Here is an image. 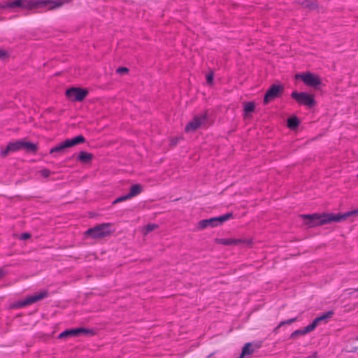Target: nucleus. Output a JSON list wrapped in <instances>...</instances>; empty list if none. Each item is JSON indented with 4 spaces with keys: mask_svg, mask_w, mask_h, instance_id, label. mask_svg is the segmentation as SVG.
Listing matches in <instances>:
<instances>
[{
    "mask_svg": "<svg viewBox=\"0 0 358 358\" xmlns=\"http://www.w3.org/2000/svg\"><path fill=\"white\" fill-rule=\"evenodd\" d=\"M71 0H15L0 3V9L19 8L31 10L37 8L48 7L52 10L69 3Z\"/></svg>",
    "mask_w": 358,
    "mask_h": 358,
    "instance_id": "obj_1",
    "label": "nucleus"
},
{
    "mask_svg": "<svg viewBox=\"0 0 358 358\" xmlns=\"http://www.w3.org/2000/svg\"><path fill=\"white\" fill-rule=\"evenodd\" d=\"M358 214V209L346 212L345 213H314L302 215L301 217L304 220V224L308 227H315L321 226L331 222H340L346 218Z\"/></svg>",
    "mask_w": 358,
    "mask_h": 358,
    "instance_id": "obj_2",
    "label": "nucleus"
},
{
    "mask_svg": "<svg viewBox=\"0 0 358 358\" xmlns=\"http://www.w3.org/2000/svg\"><path fill=\"white\" fill-rule=\"evenodd\" d=\"M111 228V223L97 224L92 228L88 229L85 232V235L94 239L102 238L110 236L113 232V230H112Z\"/></svg>",
    "mask_w": 358,
    "mask_h": 358,
    "instance_id": "obj_3",
    "label": "nucleus"
},
{
    "mask_svg": "<svg viewBox=\"0 0 358 358\" xmlns=\"http://www.w3.org/2000/svg\"><path fill=\"white\" fill-rule=\"evenodd\" d=\"M291 97L299 104L306 106L310 108H313L316 104L314 96L306 92L294 91L291 94Z\"/></svg>",
    "mask_w": 358,
    "mask_h": 358,
    "instance_id": "obj_4",
    "label": "nucleus"
},
{
    "mask_svg": "<svg viewBox=\"0 0 358 358\" xmlns=\"http://www.w3.org/2000/svg\"><path fill=\"white\" fill-rule=\"evenodd\" d=\"M284 92L282 85H272L266 92L264 98V104L266 105L274 99L281 97Z\"/></svg>",
    "mask_w": 358,
    "mask_h": 358,
    "instance_id": "obj_5",
    "label": "nucleus"
},
{
    "mask_svg": "<svg viewBox=\"0 0 358 358\" xmlns=\"http://www.w3.org/2000/svg\"><path fill=\"white\" fill-rule=\"evenodd\" d=\"M207 113L203 112L201 114L195 115L193 119L185 126L186 132L195 131L207 122Z\"/></svg>",
    "mask_w": 358,
    "mask_h": 358,
    "instance_id": "obj_6",
    "label": "nucleus"
},
{
    "mask_svg": "<svg viewBox=\"0 0 358 358\" xmlns=\"http://www.w3.org/2000/svg\"><path fill=\"white\" fill-rule=\"evenodd\" d=\"M88 93V91L85 89L71 87L66 91V96L72 101H82Z\"/></svg>",
    "mask_w": 358,
    "mask_h": 358,
    "instance_id": "obj_7",
    "label": "nucleus"
},
{
    "mask_svg": "<svg viewBox=\"0 0 358 358\" xmlns=\"http://www.w3.org/2000/svg\"><path fill=\"white\" fill-rule=\"evenodd\" d=\"M48 296V292L47 290H43L40 292L39 293L35 294L31 296H29L26 297L24 299L17 301L15 306L16 308H22L26 306L32 304L34 303L37 302Z\"/></svg>",
    "mask_w": 358,
    "mask_h": 358,
    "instance_id": "obj_8",
    "label": "nucleus"
},
{
    "mask_svg": "<svg viewBox=\"0 0 358 358\" xmlns=\"http://www.w3.org/2000/svg\"><path fill=\"white\" fill-rule=\"evenodd\" d=\"M295 77L296 79L301 78V80L307 86H309V87H317V86L320 85L322 83L321 79L318 76L315 75L310 72L301 73V74H296Z\"/></svg>",
    "mask_w": 358,
    "mask_h": 358,
    "instance_id": "obj_9",
    "label": "nucleus"
},
{
    "mask_svg": "<svg viewBox=\"0 0 358 358\" xmlns=\"http://www.w3.org/2000/svg\"><path fill=\"white\" fill-rule=\"evenodd\" d=\"M80 334H90V335H94L95 332L94 330L90 329H85V328H76V329H70L64 331L62 332L58 338H64L69 336H78Z\"/></svg>",
    "mask_w": 358,
    "mask_h": 358,
    "instance_id": "obj_10",
    "label": "nucleus"
},
{
    "mask_svg": "<svg viewBox=\"0 0 358 358\" xmlns=\"http://www.w3.org/2000/svg\"><path fill=\"white\" fill-rule=\"evenodd\" d=\"M215 243L223 245H238L241 244L250 245L251 241L243 238H216Z\"/></svg>",
    "mask_w": 358,
    "mask_h": 358,
    "instance_id": "obj_11",
    "label": "nucleus"
},
{
    "mask_svg": "<svg viewBox=\"0 0 358 358\" xmlns=\"http://www.w3.org/2000/svg\"><path fill=\"white\" fill-rule=\"evenodd\" d=\"M262 346V343H247L242 348V356L251 355L255 351Z\"/></svg>",
    "mask_w": 358,
    "mask_h": 358,
    "instance_id": "obj_12",
    "label": "nucleus"
},
{
    "mask_svg": "<svg viewBox=\"0 0 358 358\" xmlns=\"http://www.w3.org/2000/svg\"><path fill=\"white\" fill-rule=\"evenodd\" d=\"M22 150V141H17L15 142H10L6 148L4 150H1V155L5 157L8 152H15L17 150Z\"/></svg>",
    "mask_w": 358,
    "mask_h": 358,
    "instance_id": "obj_13",
    "label": "nucleus"
},
{
    "mask_svg": "<svg viewBox=\"0 0 358 358\" xmlns=\"http://www.w3.org/2000/svg\"><path fill=\"white\" fill-rule=\"evenodd\" d=\"M334 315V311L332 310H329V311H327L324 313H323L322 315L316 317L312 323L310 324V325L311 326V327L313 329V330L315 329V327L317 326V324L322 322V321H325L327 322V320L329 318H331L332 317V315Z\"/></svg>",
    "mask_w": 358,
    "mask_h": 358,
    "instance_id": "obj_14",
    "label": "nucleus"
},
{
    "mask_svg": "<svg viewBox=\"0 0 358 358\" xmlns=\"http://www.w3.org/2000/svg\"><path fill=\"white\" fill-rule=\"evenodd\" d=\"M64 141L69 148L85 143L86 139L83 135H78L73 138L66 139Z\"/></svg>",
    "mask_w": 358,
    "mask_h": 358,
    "instance_id": "obj_15",
    "label": "nucleus"
},
{
    "mask_svg": "<svg viewBox=\"0 0 358 358\" xmlns=\"http://www.w3.org/2000/svg\"><path fill=\"white\" fill-rule=\"evenodd\" d=\"M93 158L94 155L92 153L85 151H80L77 157V160L83 164H88L91 162Z\"/></svg>",
    "mask_w": 358,
    "mask_h": 358,
    "instance_id": "obj_16",
    "label": "nucleus"
},
{
    "mask_svg": "<svg viewBox=\"0 0 358 358\" xmlns=\"http://www.w3.org/2000/svg\"><path fill=\"white\" fill-rule=\"evenodd\" d=\"M313 331V329L311 327V326L310 324H308V326H306V327H304L303 329H297L294 331H293L291 334H290V336H289V338L291 339H295L296 338H297L298 336H304L306 335V334L310 332Z\"/></svg>",
    "mask_w": 358,
    "mask_h": 358,
    "instance_id": "obj_17",
    "label": "nucleus"
},
{
    "mask_svg": "<svg viewBox=\"0 0 358 358\" xmlns=\"http://www.w3.org/2000/svg\"><path fill=\"white\" fill-rule=\"evenodd\" d=\"M208 227H217L216 220L215 217L202 220L199 221L198 223V228L199 229H203Z\"/></svg>",
    "mask_w": 358,
    "mask_h": 358,
    "instance_id": "obj_18",
    "label": "nucleus"
},
{
    "mask_svg": "<svg viewBox=\"0 0 358 358\" xmlns=\"http://www.w3.org/2000/svg\"><path fill=\"white\" fill-rule=\"evenodd\" d=\"M68 148L65 141H62L59 144L57 145L56 146L52 148L50 150V154L53 153H60L64 154L66 152V150Z\"/></svg>",
    "mask_w": 358,
    "mask_h": 358,
    "instance_id": "obj_19",
    "label": "nucleus"
},
{
    "mask_svg": "<svg viewBox=\"0 0 358 358\" xmlns=\"http://www.w3.org/2000/svg\"><path fill=\"white\" fill-rule=\"evenodd\" d=\"M22 149H24L29 152L35 153L38 150V147L35 143L31 142H24L22 141Z\"/></svg>",
    "mask_w": 358,
    "mask_h": 358,
    "instance_id": "obj_20",
    "label": "nucleus"
},
{
    "mask_svg": "<svg viewBox=\"0 0 358 358\" xmlns=\"http://www.w3.org/2000/svg\"><path fill=\"white\" fill-rule=\"evenodd\" d=\"M142 191H143V187H142L141 185L135 184L131 187L130 191L128 193V194H129V196H130V198H132V197L141 194L142 192Z\"/></svg>",
    "mask_w": 358,
    "mask_h": 358,
    "instance_id": "obj_21",
    "label": "nucleus"
},
{
    "mask_svg": "<svg viewBox=\"0 0 358 358\" xmlns=\"http://www.w3.org/2000/svg\"><path fill=\"white\" fill-rule=\"evenodd\" d=\"M300 124V121L296 116H292L287 119V127L292 129H296Z\"/></svg>",
    "mask_w": 358,
    "mask_h": 358,
    "instance_id": "obj_22",
    "label": "nucleus"
},
{
    "mask_svg": "<svg viewBox=\"0 0 358 358\" xmlns=\"http://www.w3.org/2000/svg\"><path fill=\"white\" fill-rule=\"evenodd\" d=\"M234 217L233 213H228L219 217H215L217 226L222 224L225 221Z\"/></svg>",
    "mask_w": 358,
    "mask_h": 358,
    "instance_id": "obj_23",
    "label": "nucleus"
},
{
    "mask_svg": "<svg viewBox=\"0 0 358 358\" xmlns=\"http://www.w3.org/2000/svg\"><path fill=\"white\" fill-rule=\"evenodd\" d=\"M299 4H301L304 8H308L311 10L316 9L318 7V4L317 1H310L309 0H303L301 2H299Z\"/></svg>",
    "mask_w": 358,
    "mask_h": 358,
    "instance_id": "obj_24",
    "label": "nucleus"
},
{
    "mask_svg": "<svg viewBox=\"0 0 358 358\" xmlns=\"http://www.w3.org/2000/svg\"><path fill=\"white\" fill-rule=\"evenodd\" d=\"M255 109V103L253 101H250L244 103L245 117L247 114L254 112Z\"/></svg>",
    "mask_w": 358,
    "mask_h": 358,
    "instance_id": "obj_25",
    "label": "nucleus"
},
{
    "mask_svg": "<svg viewBox=\"0 0 358 358\" xmlns=\"http://www.w3.org/2000/svg\"><path fill=\"white\" fill-rule=\"evenodd\" d=\"M296 321V317H294V318H291V319H289V320H284V321H282L279 323V324L278 325V327L275 329V331H276L277 329H278L280 327L285 325V324H290Z\"/></svg>",
    "mask_w": 358,
    "mask_h": 358,
    "instance_id": "obj_26",
    "label": "nucleus"
},
{
    "mask_svg": "<svg viewBox=\"0 0 358 358\" xmlns=\"http://www.w3.org/2000/svg\"><path fill=\"white\" fill-rule=\"evenodd\" d=\"M10 57L9 52L4 50L0 49V60L7 59Z\"/></svg>",
    "mask_w": 358,
    "mask_h": 358,
    "instance_id": "obj_27",
    "label": "nucleus"
},
{
    "mask_svg": "<svg viewBox=\"0 0 358 358\" xmlns=\"http://www.w3.org/2000/svg\"><path fill=\"white\" fill-rule=\"evenodd\" d=\"M129 199H131L130 196H129V194H127L126 195H124V196H120V197L117 198L113 202V204L120 203V202H122V201H126V200Z\"/></svg>",
    "mask_w": 358,
    "mask_h": 358,
    "instance_id": "obj_28",
    "label": "nucleus"
},
{
    "mask_svg": "<svg viewBox=\"0 0 358 358\" xmlns=\"http://www.w3.org/2000/svg\"><path fill=\"white\" fill-rule=\"evenodd\" d=\"M157 228V224H149L146 225V227H145V231H146V233H149Z\"/></svg>",
    "mask_w": 358,
    "mask_h": 358,
    "instance_id": "obj_29",
    "label": "nucleus"
},
{
    "mask_svg": "<svg viewBox=\"0 0 358 358\" xmlns=\"http://www.w3.org/2000/svg\"><path fill=\"white\" fill-rule=\"evenodd\" d=\"M213 81V73H210L206 76V82L208 85H211Z\"/></svg>",
    "mask_w": 358,
    "mask_h": 358,
    "instance_id": "obj_30",
    "label": "nucleus"
},
{
    "mask_svg": "<svg viewBox=\"0 0 358 358\" xmlns=\"http://www.w3.org/2000/svg\"><path fill=\"white\" fill-rule=\"evenodd\" d=\"M41 174L44 178H48L50 174V171L46 169H44L41 171Z\"/></svg>",
    "mask_w": 358,
    "mask_h": 358,
    "instance_id": "obj_31",
    "label": "nucleus"
},
{
    "mask_svg": "<svg viewBox=\"0 0 358 358\" xmlns=\"http://www.w3.org/2000/svg\"><path fill=\"white\" fill-rule=\"evenodd\" d=\"M128 71H129V69L127 67H119L116 70V72L120 74H122L124 73H127Z\"/></svg>",
    "mask_w": 358,
    "mask_h": 358,
    "instance_id": "obj_32",
    "label": "nucleus"
},
{
    "mask_svg": "<svg viewBox=\"0 0 358 358\" xmlns=\"http://www.w3.org/2000/svg\"><path fill=\"white\" fill-rule=\"evenodd\" d=\"M31 237V234L29 233H23L20 236L21 240H27Z\"/></svg>",
    "mask_w": 358,
    "mask_h": 358,
    "instance_id": "obj_33",
    "label": "nucleus"
},
{
    "mask_svg": "<svg viewBox=\"0 0 358 358\" xmlns=\"http://www.w3.org/2000/svg\"><path fill=\"white\" fill-rule=\"evenodd\" d=\"M6 274V273L3 270V269H0V280L3 277L5 276Z\"/></svg>",
    "mask_w": 358,
    "mask_h": 358,
    "instance_id": "obj_34",
    "label": "nucleus"
},
{
    "mask_svg": "<svg viewBox=\"0 0 358 358\" xmlns=\"http://www.w3.org/2000/svg\"><path fill=\"white\" fill-rule=\"evenodd\" d=\"M306 358H317V352H314L313 354L308 356Z\"/></svg>",
    "mask_w": 358,
    "mask_h": 358,
    "instance_id": "obj_35",
    "label": "nucleus"
},
{
    "mask_svg": "<svg viewBox=\"0 0 358 358\" xmlns=\"http://www.w3.org/2000/svg\"><path fill=\"white\" fill-rule=\"evenodd\" d=\"M357 347H355V348H354V349L352 350V352H356V351H357Z\"/></svg>",
    "mask_w": 358,
    "mask_h": 358,
    "instance_id": "obj_36",
    "label": "nucleus"
},
{
    "mask_svg": "<svg viewBox=\"0 0 358 358\" xmlns=\"http://www.w3.org/2000/svg\"><path fill=\"white\" fill-rule=\"evenodd\" d=\"M245 356H242V353L240 355V356L238 358H243Z\"/></svg>",
    "mask_w": 358,
    "mask_h": 358,
    "instance_id": "obj_37",
    "label": "nucleus"
},
{
    "mask_svg": "<svg viewBox=\"0 0 358 358\" xmlns=\"http://www.w3.org/2000/svg\"><path fill=\"white\" fill-rule=\"evenodd\" d=\"M355 292H358V287L355 289Z\"/></svg>",
    "mask_w": 358,
    "mask_h": 358,
    "instance_id": "obj_38",
    "label": "nucleus"
},
{
    "mask_svg": "<svg viewBox=\"0 0 358 358\" xmlns=\"http://www.w3.org/2000/svg\"><path fill=\"white\" fill-rule=\"evenodd\" d=\"M357 177H358V174H357Z\"/></svg>",
    "mask_w": 358,
    "mask_h": 358,
    "instance_id": "obj_39",
    "label": "nucleus"
}]
</instances>
